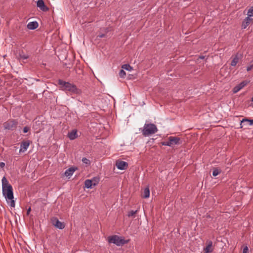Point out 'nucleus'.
I'll return each mask as SVG.
<instances>
[{
	"mask_svg": "<svg viewBox=\"0 0 253 253\" xmlns=\"http://www.w3.org/2000/svg\"><path fill=\"white\" fill-rule=\"evenodd\" d=\"M253 68V61L251 62V64L247 67V71H251Z\"/></svg>",
	"mask_w": 253,
	"mask_h": 253,
	"instance_id": "obj_31",
	"label": "nucleus"
},
{
	"mask_svg": "<svg viewBox=\"0 0 253 253\" xmlns=\"http://www.w3.org/2000/svg\"><path fill=\"white\" fill-rule=\"evenodd\" d=\"M18 122L13 119H10L5 122L3 124V127L6 130H13L16 127Z\"/></svg>",
	"mask_w": 253,
	"mask_h": 253,
	"instance_id": "obj_5",
	"label": "nucleus"
},
{
	"mask_svg": "<svg viewBox=\"0 0 253 253\" xmlns=\"http://www.w3.org/2000/svg\"><path fill=\"white\" fill-rule=\"evenodd\" d=\"M19 56L21 59L25 60L29 58V55L25 54L23 51H21L19 53Z\"/></svg>",
	"mask_w": 253,
	"mask_h": 253,
	"instance_id": "obj_19",
	"label": "nucleus"
},
{
	"mask_svg": "<svg viewBox=\"0 0 253 253\" xmlns=\"http://www.w3.org/2000/svg\"><path fill=\"white\" fill-rule=\"evenodd\" d=\"M82 162L84 164L88 165H89L90 163V161L88 159H86V158H83L82 159Z\"/></svg>",
	"mask_w": 253,
	"mask_h": 253,
	"instance_id": "obj_30",
	"label": "nucleus"
},
{
	"mask_svg": "<svg viewBox=\"0 0 253 253\" xmlns=\"http://www.w3.org/2000/svg\"><path fill=\"white\" fill-rule=\"evenodd\" d=\"M84 184L85 187L87 188H91L92 187V185L90 179L85 180L84 181Z\"/></svg>",
	"mask_w": 253,
	"mask_h": 253,
	"instance_id": "obj_21",
	"label": "nucleus"
},
{
	"mask_svg": "<svg viewBox=\"0 0 253 253\" xmlns=\"http://www.w3.org/2000/svg\"><path fill=\"white\" fill-rule=\"evenodd\" d=\"M75 170L76 169L74 168H70L65 171L64 174L66 176L70 177L73 175Z\"/></svg>",
	"mask_w": 253,
	"mask_h": 253,
	"instance_id": "obj_17",
	"label": "nucleus"
},
{
	"mask_svg": "<svg viewBox=\"0 0 253 253\" xmlns=\"http://www.w3.org/2000/svg\"><path fill=\"white\" fill-rule=\"evenodd\" d=\"M128 164L126 162L118 161L116 162V167L119 169L124 170L127 168Z\"/></svg>",
	"mask_w": 253,
	"mask_h": 253,
	"instance_id": "obj_9",
	"label": "nucleus"
},
{
	"mask_svg": "<svg viewBox=\"0 0 253 253\" xmlns=\"http://www.w3.org/2000/svg\"><path fill=\"white\" fill-rule=\"evenodd\" d=\"M253 21L252 18L247 16L245 18L242 24V29H246Z\"/></svg>",
	"mask_w": 253,
	"mask_h": 253,
	"instance_id": "obj_12",
	"label": "nucleus"
},
{
	"mask_svg": "<svg viewBox=\"0 0 253 253\" xmlns=\"http://www.w3.org/2000/svg\"><path fill=\"white\" fill-rule=\"evenodd\" d=\"M150 196V190L149 187H146L143 192L142 197L144 198H148Z\"/></svg>",
	"mask_w": 253,
	"mask_h": 253,
	"instance_id": "obj_18",
	"label": "nucleus"
},
{
	"mask_svg": "<svg viewBox=\"0 0 253 253\" xmlns=\"http://www.w3.org/2000/svg\"><path fill=\"white\" fill-rule=\"evenodd\" d=\"M90 180H91L92 186H96L99 183V178L97 177H94Z\"/></svg>",
	"mask_w": 253,
	"mask_h": 253,
	"instance_id": "obj_20",
	"label": "nucleus"
},
{
	"mask_svg": "<svg viewBox=\"0 0 253 253\" xmlns=\"http://www.w3.org/2000/svg\"><path fill=\"white\" fill-rule=\"evenodd\" d=\"M37 6L42 11H47L49 9L45 5L43 0H38L37 2Z\"/></svg>",
	"mask_w": 253,
	"mask_h": 253,
	"instance_id": "obj_8",
	"label": "nucleus"
},
{
	"mask_svg": "<svg viewBox=\"0 0 253 253\" xmlns=\"http://www.w3.org/2000/svg\"><path fill=\"white\" fill-rule=\"evenodd\" d=\"M158 131L156 126L153 124H145L142 130V134L144 136H149Z\"/></svg>",
	"mask_w": 253,
	"mask_h": 253,
	"instance_id": "obj_3",
	"label": "nucleus"
},
{
	"mask_svg": "<svg viewBox=\"0 0 253 253\" xmlns=\"http://www.w3.org/2000/svg\"><path fill=\"white\" fill-rule=\"evenodd\" d=\"M2 191L3 196L4 197L7 204L11 207H15V201L11 185L2 187Z\"/></svg>",
	"mask_w": 253,
	"mask_h": 253,
	"instance_id": "obj_2",
	"label": "nucleus"
},
{
	"mask_svg": "<svg viewBox=\"0 0 253 253\" xmlns=\"http://www.w3.org/2000/svg\"><path fill=\"white\" fill-rule=\"evenodd\" d=\"M108 242L109 243H113L117 246H121L127 243L124 239L117 235H113L108 237Z\"/></svg>",
	"mask_w": 253,
	"mask_h": 253,
	"instance_id": "obj_4",
	"label": "nucleus"
},
{
	"mask_svg": "<svg viewBox=\"0 0 253 253\" xmlns=\"http://www.w3.org/2000/svg\"><path fill=\"white\" fill-rule=\"evenodd\" d=\"M249 122V125L250 126H252L253 125V120H249V119H243L241 122V128H242L243 127V126H242V123H243L244 122Z\"/></svg>",
	"mask_w": 253,
	"mask_h": 253,
	"instance_id": "obj_22",
	"label": "nucleus"
},
{
	"mask_svg": "<svg viewBox=\"0 0 253 253\" xmlns=\"http://www.w3.org/2000/svg\"><path fill=\"white\" fill-rule=\"evenodd\" d=\"M122 69L128 71H130L132 70V68L129 64H124L122 66Z\"/></svg>",
	"mask_w": 253,
	"mask_h": 253,
	"instance_id": "obj_24",
	"label": "nucleus"
},
{
	"mask_svg": "<svg viewBox=\"0 0 253 253\" xmlns=\"http://www.w3.org/2000/svg\"><path fill=\"white\" fill-rule=\"evenodd\" d=\"M246 85V84L243 82L241 83L238 85L235 86L233 88V92L234 93H237L240 90H241L242 88H243L245 85Z\"/></svg>",
	"mask_w": 253,
	"mask_h": 253,
	"instance_id": "obj_16",
	"label": "nucleus"
},
{
	"mask_svg": "<svg viewBox=\"0 0 253 253\" xmlns=\"http://www.w3.org/2000/svg\"><path fill=\"white\" fill-rule=\"evenodd\" d=\"M52 223L56 228L59 229H63L65 227L64 223L60 222L56 217L52 219Z\"/></svg>",
	"mask_w": 253,
	"mask_h": 253,
	"instance_id": "obj_7",
	"label": "nucleus"
},
{
	"mask_svg": "<svg viewBox=\"0 0 253 253\" xmlns=\"http://www.w3.org/2000/svg\"><path fill=\"white\" fill-rule=\"evenodd\" d=\"M243 253H249V249L247 246H246L244 248Z\"/></svg>",
	"mask_w": 253,
	"mask_h": 253,
	"instance_id": "obj_32",
	"label": "nucleus"
},
{
	"mask_svg": "<svg viewBox=\"0 0 253 253\" xmlns=\"http://www.w3.org/2000/svg\"><path fill=\"white\" fill-rule=\"evenodd\" d=\"M242 54L239 53H237L236 54L232 55L231 58L232 59L231 66L234 67L236 66L239 60L242 59Z\"/></svg>",
	"mask_w": 253,
	"mask_h": 253,
	"instance_id": "obj_6",
	"label": "nucleus"
},
{
	"mask_svg": "<svg viewBox=\"0 0 253 253\" xmlns=\"http://www.w3.org/2000/svg\"><path fill=\"white\" fill-rule=\"evenodd\" d=\"M30 211H31V208H29L28 209L27 211V213L28 214H29V213H30Z\"/></svg>",
	"mask_w": 253,
	"mask_h": 253,
	"instance_id": "obj_36",
	"label": "nucleus"
},
{
	"mask_svg": "<svg viewBox=\"0 0 253 253\" xmlns=\"http://www.w3.org/2000/svg\"><path fill=\"white\" fill-rule=\"evenodd\" d=\"M38 123V122H36V123ZM38 123H39V124H40V122H39V121H38Z\"/></svg>",
	"mask_w": 253,
	"mask_h": 253,
	"instance_id": "obj_39",
	"label": "nucleus"
},
{
	"mask_svg": "<svg viewBox=\"0 0 253 253\" xmlns=\"http://www.w3.org/2000/svg\"><path fill=\"white\" fill-rule=\"evenodd\" d=\"M162 144L165 146H168L169 147H172L171 143H170V141H169V138H168V140L167 141L163 142L162 143Z\"/></svg>",
	"mask_w": 253,
	"mask_h": 253,
	"instance_id": "obj_29",
	"label": "nucleus"
},
{
	"mask_svg": "<svg viewBox=\"0 0 253 253\" xmlns=\"http://www.w3.org/2000/svg\"><path fill=\"white\" fill-rule=\"evenodd\" d=\"M68 136L70 140H74L78 137V135L77 134V131L76 129L72 130L68 134Z\"/></svg>",
	"mask_w": 253,
	"mask_h": 253,
	"instance_id": "obj_14",
	"label": "nucleus"
},
{
	"mask_svg": "<svg viewBox=\"0 0 253 253\" xmlns=\"http://www.w3.org/2000/svg\"><path fill=\"white\" fill-rule=\"evenodd\" d=\"M5 166V164L3 162L0 163V168H3Z\"/></svg>",
	"mask_w": 253,
	"mask_h": 253,
	"instance_id": "obj_34",
	"label": "nucleus"
},
{
	"mask_svg": "<svg viewBox=\"0 0 253 253\" xmlns=\"http://www.w3.org/2000/svg\"><path fill=\"white\" fill-rule=\"evenodd\" d=\"M119 75L121 78H125V77L126 76V72L124 71L123 69L120 71Z\"/></svg>",
	"mask_w": 253,
	"mask_h": 253,
	"instance_id": "obj_27",
	"label": "nucleus"
},
{
	"mask_svg": "<svg viewBox=\"0 0 253 253\" xmlns=\"http://www.w3.org/2000/svg\"><path fill=\"white\" fill-rule=\"evenodd\" d=\"M8 185H11L8 183V182L6 179V178L5 177H3L2 179V188L3 187H5Z\"/></svg>",
	"mask_w": 253,
	"mask_h": 253,
	"instance_id": "obj_23",
	"label": "nucleus"
},
{
	"mask_svg": "<svg viewBox=\"0 0 253 253\" xmlns=\"http://www.w3.org/2000/svg\"><path fill=\"white\" fill-rule=\"evenodd\" d=\"M247 15L251 18L253 17V6H251L248 10Z\"/></svg>",
	"mask_w": 253,
	"mask_h": 253,
	"instance_id": "obj_25",
	"label": "nucleus"
},
{
	"mask_svg": "<svg viewBox=\"0 0 253 253\" xmlns=\"http://www.w3.org/2000/svg\"><path fill=\"white\" fill-rule=\"evenodd\" d=\"M204 253H211L213 251V248L212 246V242L211 241L207 242V246L204 249Z\"/></svg>",
	"mask_w": 253,
	"mask_h": 253,
	"instance_id": "obj_10",
	"label": "nucleus"
},
{
	"mask_svg": "<svg viewBox=\"0 0 253 253\" xmlns=\"http://www.w3.org/2000/svg\"><path fill=\"white\" fill-rule=\"evenodd\" d=\"M169 138V141L170 143H171V146L173 147V146L178 144L180 141V139L178 137L170 136Z\"/></svg>",
	"mask_w": 253,
	"mask_h": 253,
	"instance_id": "obj_15",
	"label": "nucleus"
},
{
	"mask_svg": "<svg viewBox=\"0 0 253 253\" xmlns=\"http://www.w3.org/2000/svg\"><path fill=\"white\" fill-rule=\"evenodd\" d=\"M200 58L201 59H204V58H205V57H204V56H200Z\"/></svg>",
	"mask_w": 253,
	"mask_h": 253,
	"instance_id": "obj_37",
	"label": "nucleus"
},
{
	"mask_svg": "<svg viewBox=\"0 0 253 253\" xmlns=\"http://www.w3.org/2000/svg\"><path fill=\"white\" fill-rule=\"evenodd\" d=\"M251 101L253 102V97L252 98Z\"/></svg>",
	"mask_w": 253,
	"mask_h": 253,
	"instance_id": "obj_38",
	"label": "nucleus"
},
{
	"mask_svg": "<svg viewBox=\"0 0 253 253\" xmlns=\"http://www.w3.org/2000/svg\"><path fill=\"white\" fill-rule=\"evenodd\" d=\"M220 171L217 169H214L212 171V175L213 176H217L219 173Z\"/></svg>",
	"mask_w": 253,
	"mask_h": 253,
	"instance_id": "obj_26",
	"label": "nucleus"
},
{
	"mask_svg": "<svg viewBox=\"0 0 253 253\" xmlns=\"http://www.w3.org/2000/svg\"><path fill=\"white\" fill-rule=\"evenodd\" d=\"M30 142L29 141H25L22 142L20 144L19 153H23L25 152L28 148Z\"/></svg>",
	"mask_w": 253,
	"mask_h": 253,
	"instance_id": "obj_11",
	"label": "nucleus"
},
{
	"mask_svg": "<svg viewBox=\"0 0 253 253\" xmlns=\"http://www.w3.org/2000/svg\"><path fill=\"white\" fill-rule=\"evenodd\" d=\"M137 212V210L136 211H131L128 212L127 216L128 217L133 216L136 212Z\"/></svg>",
	"mask_w": 253,
	"mask_h": 253,
	"instance_id": "obj_28",
	"label": "nucleus"
},
{
	"mask_svg": "<svg viewBox=\"0 0 253 253\" xmlns=\"http://www.w3.org/2000/svg\"><path fill=\"white\" fill-rule=\"evenodd\" d=\"M58 84L60 86L61 89L65 91H69L72 94H79L81 91L74 84L69 82H66L61 80H58Z\"/></svg>",
	"mask_w": 253,
	"mask_h": 253,
	"instance_id": "obj_1",
	"label": "nucleus"
},
{
	"mask_svg": "<svg viewBox=\"0 0 253 253\" xmlns=\"http://www.w3.org/2000/svg\"><path fill=\"white\" fill-rule=\"evenodd\" d=\"M29 128L28 127L25 126V127H24L23 130L24 133H27L29 131Z\"/></svg>",
	"mask_w": 253,
	"mask_h": 253,
	"instance_id": "obj_33",
	"label": "nucleus"
},
{
	"mask_svg": "<svg viewBox=\"0 0 253 253\" xmlns=\"http://www.w3.org/2000/svg\"><path fill=\"white\" fill-rule=\"evenodd\" d=\"M38 23L37 21H32L28 23L27 27L29 30H35L38 27Z\"/></svg>",
	"mask_w": 253,
	"mask_h": 253,
	"instance_id": "obj_13",
	"label": "nucleus"
},
{
	"mask_svg": "<svg viewBox=\"0 0 253 253\" xmlns=\"http://www.w3.org/2000/svg\"><path fill=\"white\" fill-rule=\"evenodd\" d=\"M104 36H105V35H104V34H100V35H99L98 36V37H99V38H103V37H104Z\"/></svg>",
	"mask_w": 253,
	"mask_h": 253,
	"instance_id": "obj_35",
	"label": "nucleus"
}]
</instances>
